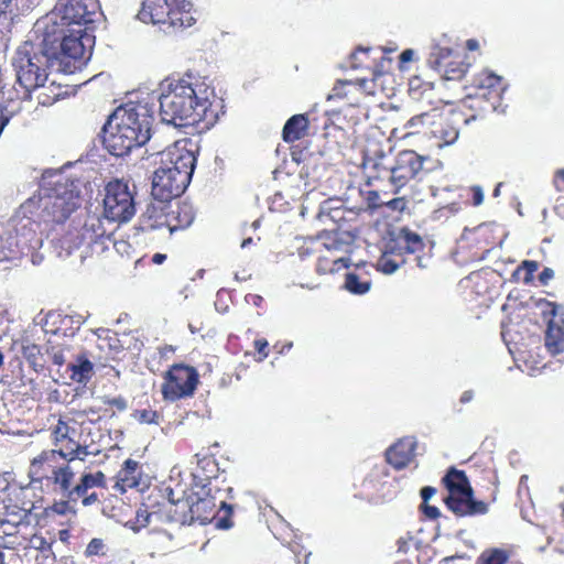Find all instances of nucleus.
Wrapping results in <instances>:
<instances>
[{
    "instance_id": "f257e3e1",
    "label": "nucleus",
    "mask_w": 564,
    "mask_h": 564,
    "mask_svg": "<svg viewBox=\"0 0 564 564\" xmlns=\"http://www.w3.org/2000/svg\"><path fill=\"white\" fill-rule=\"evenodd\" d=\"M210 98L214 90L193 75L170 80L159 99L161 119L177 128L209 130L218 120L217 105Z\"/></svg>"
},
{
    "instance_id": "f03ea898",
    "label": "nucleus",
    "mask_w": 564,
    "mask_h": 564,
    "mask_svg": "<svg viewBox=\"0 0 564 564\" xmlns=\"http://www.w3.org/2000/svg\"><path fill=\"white\" fill-rule=\"evenodd\" d=\"M115 119L116 130L106 139V147L112 155H128L151 139L153 106L148 102H127L116 110Z\"/></svg>"
},
{
    "instance_id": "7ed1b4c3",
    "label": "nucleus",
    "mask_w": 564,
    "mask_h": 564,
    "mask_svg": "<svg viewBox=\"0 0 564 564\" xmlns=\"http://www.w3.org/2000/svg\"><path fill=\"white\" fill-rule=\"evenodd\" d=\"M12 66L17 76V84L22 91H18L14 87L7 91H2L6 101H19V115L24 110V104H30L32 93L37 88L44 87L47 80L48 56L36 47L32 42L24 41L20 44L14 53Z\"/></svg>"
},
{
    "instance_id": "20e7f679",
    "label": "nucleus",
    "mask_w": 564,
    "mask_h": 564,
    "mask_svg": "<svg viewBox=\"0 0 564 564\" xmlns=\"http://www.w3.org/2000/svg\"><path fill=\"white\" fill-rule=\"evenodd\" d=\"M476 119V115L468 119H463L457 112L445 115L434 108L431 111L410 118L404 128L410 130L409 134H421L431 140L433 147L441 149L453 144L458 139V122L464 121L468 123L470 120Z\"/></svg>"
},
{
    "instance_id": "39448f33",
    "label": "nucleus",
    "mask_w": 564,
    "mask_h": 564,
    "mask_svg": "<svg viewBox=\"0 0 564 564\" xmlns=\"http://www.w3.org/2000/svg\"><path fill=\"white\" fill-rule=\"evenodd\" d=\"M442 485L448 491L444 503L456 517H477L488 513L490 502L475 499L474 489L463 469L448 468L443 476Z\"/></svg>"
},
{
    "instance_id": "423d86ee",
    "label": "nucleus",
    "mask_w": 564,
    "mask_h": 564,
    "mask_svg": "<svg viewBox=\"0 0 564 564\" xmlns=\"http://www.w3.org/2000/svg\"><path fill=\"white\" fill-rule=\"evenodd\" d=\"M79 192L73 181H57L39 198L40 217L47 224H63L79 206Z\"/></svg>"
},
{
    "instance_id": "0eeeda50",
    "label": "nucleus",
    "mask_w": 564,
    "mask_h": 564,
    "mask_svg": "<svg viewBox=\"0 0 564 564\" xmlns=\"http://www.w3.org/2000/svg\"><path fill=\"white\" fill-rule=\"evenodd\" d=\"M427 64L448 82L462 80L469 67L467 55L446 35L431 45Z\"/></svg>"
},
{
    "instance_id": "6e6552de",
    "label": "nucleus",
    "mask_w": 564,
    "mask_h": 564,
    "mask_svg": "<svg viewBox=\"0 0 564 564\" xmlns=\"http://www.w3.org/2000/svg\"><path fill=\"white\" fill-rule=\"evenodd\" d=\"M59 452L55 448L43 449L30 462L29 475L33 481L52 486L54 490H67L74 482L75 471L68 463L58 464Z\"/></svg>"
},
{
    "instance_id": "1a4fd4ad",
    "label": "nucleus",
    "mask_w": 564,
    "mask_h": 564,
    "mask_svg": "<svg viewBox=\"0 0 564 564\" xmlns=\"http://www.w3.org/2000/svg\"><path fill=\"white\" fill-rule=\"evenodd\" d=\"M107 478L102 471H87L79 477V481L73 486L69 485L67 490H58L65 500L54 502L51 510L59 516L73 512L72 505L82 502L84 507H90L99 502V495L95 489H106Z\"/></svg>"
},
{
    "instance_id": "9d476101",
    "label": "nucleus",
    "mask_w": 564,
    "mask_h": 564,
    "mask_svg": "<svg viewBox=\"0 0 564 564\" xmlns=\"http://www.w3.org/2000/svg\"><path fill=\"white\" fill-rule=\"evenodd\" d=\"M104 215L108 220L128 223L135 215V192L124 178H112L105 186Z\"/></svg>"
},
{
    "instance_id": "9b49d317",
    "label": "nucleus",
    "mask_w": 564,
    "mask_h": 564,
    "mask_svg": "<svg viewBox=\"0 0 564 564\" xmlns=\"http://www.w3.org/2000/svg\"><path fill=\"white\" fill-rule=\"evenodd\" d=\"M199 383L195 367L184 362L171 365L162 375L161 395L164 401L175 402L191 398Z\"/></svg>"
},
{
    "instance_id": "f8f14e48",
    "label": "nucleus",
    "mask_w": 564,
    "mask_h": 564,
    "mask_svg": "<svg viewBox=\"0 0 564 564\" xmlns=\"http://www.w3.org/2000/svg\"><path fill=\"white\" fill-rule=\"evenodd\" d=\"M424 247V240L417 232L401 228L388 242L387 249L378 259L377 267L384 274H392L405 263V254L421 252Z\"/></svg>"
},
{
    "instance_id": "ddd939ff",
    "label": "nucleus",
    "mask_w": 564,
    "mask_h": 564,
    "mask_svg": "<svg viewBox=\"0 0 564 564\" xmlns=\"http://www.w3.org/2000/svg\"><path fill=\"white\" fill-rule=\"evenodd\" d=\"M46 36L52 35L53 41H59L61 59L83 61L86 53V46L91 43L94 36L91 30L72 28L66 25H47Z\"/></svg>"
},
{
    "instance_id": "4468645a",
    "label": "nucleus",
    "mask_w": 564,
    "mask_h": 564,
    "mask_svg": "<svg viewBox=\"0 0 564 564\" xmlns=\"http://www.w3.org/2000/svg\"><path fill=\"white\" fill-rule=\"evenodd\" d=\"M75 420L59 415L57 422L50 427L51 440L55 449L59 452L61 458L65 462H74L76 458L84 459L88 454L87 445H83L75 438Z\"/></svg>"
},
{
    "instance_id": "2eb2a0df",
    "label": "nucleus",
    "mask_w": 564,
    "mask_h": 564,
    "mask_svg": "<svg viewBox=\"0 0 564 564\" xmlns=\"http://www.w3.org/2000/svg\"><path fill=\"white\" fill-rule=\"evenodd\" d=\"M535 308L540 317L546 324L544 332V346L546 350L555 356L564 352V310L545 299L535 302Z\"/></svg>"
},
{
    "instance_id": "dca6fc26",
    "label": "nucleus",
    "mask_w": 564,
    "mask_h": 564,
    "mask_svg": "<svg viewBox=\"0 0 564 564\" xmlns=\"http://www.w3.org/2000/svg\"><path fill=\"white\" fill-rule=\"evenodd\" d=\"M99 13L98 0H67L53 13V23L86 30H94Z\"/></svg>"
},
{
    "instance_id": "f3484780",
    "label": "nucleus",
    "mask_w": 564,
    "mask_h": 564,
    "mask_svg": "<svg viewBox=\"0 0 564 564\" xmlns=\"http://www.w3.org/2000/svg\"><path fill=\"white\" fill-rule=\"evenodd\" d=\"M166 497L161 502L158 501L160 518L162 524L174 525L182 528L193 523V516H191V497L185 496L182 491L181 495L174 489H165Z\"/></svg>"
},
{
    "instance_id": "a211bd4d",
    "label": "nucleus",
    "mask_w": 564,
    "mask_h": 564,
    "mask_svg": "<svg viewBox=\"0 0 564 564\" xmlns=\"http://www.w3.org/2000/svg\"><path fill=\"white\" fill-rule=\"evenodd\" d=\"M424 158L411 150L401 151L394 164L384 169L383 172L388 176L389 182L393 186V192L404 187L413 180L423 167Z\"/></svg>"
},
{
    "instance_id": "6ab92c4d",
    "label": "nucleus",
    "mask_w": 564,
    "mask_h": 564,
    "mask_svg": "<svg viewBox=\"0 0 564 564\" xmlns=\"http://www.w3.org/2000/svg\"><path fill=\"white\" fill-rule=\"evenodd\" d=\"M191 181L169 167L160 166L152 177V197L154 199L171 200L184 193Z\"/></svg>"
},
{
    "instance_id": "aec40b11",
    "label": "nucleus",
    "mask_w": 564,
    "mask_h": 564,
    "mask_svg": "<svg viewBox=\"0 0 564 564\" xmlns=\"http://www.w3.org/2000/svg\"><path fill=\"white\" fill-rule=\"evenodd\" d=\"M164 155L166 156L165 166L172 171L183 174L188 181L192 180L196 158L192 150L186 149L185 144L175 142L169 148Z\"/></svg>"
},
{
    "instance_id": "412c9836",
    "label": "nucleus",
    "mask_w": 564,
    "mask_h": 564,
    "mask_svg": "<svg viewBox=\"0 0 564 564\" xmlns=\"http://www.w3.org/2000/svg\"><path fill=\"white\" fill-rule=\"evenodd\" d=\"M471 87L476 89L479 98L492 99L499 101L506 90L503 78L492 70H480L473 79Z\"/></svg>"
},
{
    "instance_id": "4be33fe9",
    "label": "nucleus",
    "mask_w": 564,
    "mask_h": 564,
    "mask_svg": "<svg viewBox=\"0 0 564 564\" xmlns=\"http://www.w3.org/2000/svg\"><path fill=\"white\" fill-rule=\"evenodd\" d=\"M416 441L412 436L399 438L384 453L387 464L395 470L406 468L415 456Z\"/></svg>"
},
{
    "instance_id": "5701e85b",
    "label": "nucleus",
    "mask_w": 564,
    "mask_h": 564,
    "mask_svg": "<svg viewBox=\"0 0 564 564\" xmlns=\"http://www.w3.org/2000/svg\"><path fill=\"white\" fill-rule=\"evenodd\" d=\"M167 229L173 232L187 228L194 220L195 212L191 203L185 200H164Z\"/></svg>"
},
{
    "instance_id": "b1692460",
    "label": "nucleus",
    "mask_w": 564,
    "mask_h": 564,
    "mask_svg": "<svg viewBox=\"0 0 564 564\" xmlns=\"http://www.w3.org/2000/svg\"><path fill=\"white\" fill-rule=\"evenodd\" d=\"M160 524L162 523L158 501L153 500V496H150L148 497V502L141 505L137 511V516H134V521L132 522V529L140 531L144 528L152 527V532L163 533L171 540L172 534L166 529H161L159 527Z\"/></svg>"
},
{
    "instance_id": "393cba45",
    "label": "nucleus",
    "mask_w": 564,
    "mask_h": 564,
    "mask_svg": "<svg viewBox=\"0 0 564 564\" xmlns=\"http://www.w3.org/2000/svg\"><path fill=\"white\" fill-rule=\"evenodd\" d=\"M110 239V234L105 227V219L97 215H88L79 229L77 239L74 241L77 246H93Z\"/></svg>"
},
{
    "instance_id": "a878e982",
    "label": "nucleus",
    "mask_w": 564,
    "mask_h": 564,
    "mask_svg": "<svg viewBox=\"0 0 564 564\" xmlns=\"http://www.w3.org/2000/svg\"><path fill=\"white\" fill-rule=\"evenodd\" d=\"M166 6V0H143L139 19L148 23L167 24L174 29V12Z\"/></svg>"
},
{
    "instance_id": "bb28decb",
    "label": "nucleus",
    "mask_w": 564,
    "mask_h": 564,
    "mask_svg": "<svg viewBox=\"0 0 564 564\" xmlns=\"http://www.w3.org/2000/svg\"><path fill=\"white\" fill-rule=\"evenodd\" d=\"M142 481V465L133 458H127L116 475L115 489L126 494L131 489L140 487Z\"/></svg>"
},
{
    "instance_id": "cd10ccee",
    "label": "nucleus",
    "mask_w": 564,
    "mask_h": 564,
    "mask_svg": "<svg viewBox=\"0 0 564 564\" xmlns=\"http://www.w3.org/2000/svg\"><path fill=\"white\" fill-rule=\"evenodd\" d=\"M139 228L141 231H153L167 228L164 200L154 199L139 216Z\"/></svg>"
},
{
    "instance_id": "c85d7f7f",
    "label": "nucleus",
    "mask_w": 564,
    "mask_h": 564,
    "mask_svg": "<svg viewBox=\"0 0 564 564\" xmlns=\"http://www.w3.org/2000/svg\"><path fill=\"white\" fill-rule=\"evenodd\" d=\"M364 265L365 264H357L352 271L347 272L344 288H346L348 293L364 295L370 290V275L367 271L362 270Z\"/></svg>"
},
{
    "instance_id": "c756f323",
    "label": "nucleus",
    "mask_w": 564,
    "mask_h": 564,
    "mask_svg": "<svg viewBox=\"0 0 564 564\" xmlns=\"http://www.w3.org/2000/svg\"><path fill=\"white\" fill-rule=\"evenodd\" d=\"M310 120L306 115H295L284 124L282 138L286 143H294L308 134Z\"/></svg>"
},
{
    "instance_id": "7c9ffc66",
    "label": "nucleus",
    "mask_w": 564,
    "mask_h": 564,
    "mask_svg": "<svg viewBox=\"0 0 564 564\" xmlns=\"http://www.w3.org/2000/svg\"><path fill=\"white\" fill-rule=\"evenodd\" d=\"M166 6L174 13V29H183L195 23L193 4L188 0H166Z\"/></svg>"
},
{
    "instance_id": "2f4dec72",
    "label": "nucleus",
    "mask_w": 564,
    "mask_h": 564,
    "mask_svg": "<svg viewBox=\"0 0 564 564\" xmlns=\"http://www.w3.org/2000/svg\"><path fill=\"white\" fill-rule=\"evenodd\" d=\"M191 497V516H193V523L198 522L206 524L214 519L215 503L210 498H199L196 495Z\"/></svg>"
},
{
    "instance_id": "473e14b6",
    "label": "nucleus",
    "mask_w": 564,
    "mask_h": 564,
    "mask_svg": "<svg viewBox=\"0 0 564 564\" xmlns=\"http://www.w3.org/2000/svg\"><path fill=\"white\" fill-rule=\"evenodd\" d=\"M68 370L74 381L87 383L94 373V364L85 355H79L75 364L68 365Z\"/></svg>"
},
{
    "instance_id": "72a5a7b5",
    "label": "nucleus",
    "mask_w": 564,
    "mask_h": 564,
    "mask_svg": "<svg viewBox=\"0 0 564 564\" xmlns=\"http://www.w3.org/2000/svg\"><path fill=\"white\" fill-rule=\"evenodd\" d=\"M349 265V258L339 256H321L316 263L318 274H334Z\"/></svg>"
},
{
    "instance_id": "f704fd0d",
    "label": "nucleus",
    "mask_w": 564,
    "mask_h": 564,
    "mask_svg": "<svg viewBox=\"0 0 564 564\" xmlns=\"http://www.w3.org/2000/svg\"><path fill=\"white\" fill-rule=\"evenodd\" d=\"M194 457L196 458L199 477L205 480H210L213 477H217L218 467L213 454L197 452Z\"/></svg>"
},
{
    "instance_id": "c9c22d12",
    "label": "nucleus",
    "mask_w": 564,
    "mask_h": 564,
    "mask_svg": "<svg viewBox=\"0 0 564 564\" xmlns=\"http://www.w3.org/2000/svg\"><path fill=\"white\" fill-rule=\"evenodd\" d=\"M510 557L511 553L508 550L489 547L480 553L476 560V564H507Z\"/></svg>"
},
{
    "instance_id": "e433bc0d",
    "label": "nucleus",
    "mask_w": 564,
    "mask_h": 564,
    "mask_svg": "<svg viewBox=\"0 0 564 564\" xmlns=\"http://www.w3.org/2000/svg\"><path fill=\"white\" fill-rule=\"evenodd\" d=\"M358 86L360 89L368 91V94L372 93L373 87V80H366L360 79L356 83L352 82H337L335 87L333 88L332 95L329 96V99H344L347 97V91L345 90L346 87H354Z\"/></svg>"
},
{
    "instance_id": "4c0bfd02",
    "label": "nucleus",
    "mask_w": 564,
    "mask_h": 564,
    "mask_svg": "<svg viewBox=\"0 0 564 564\" xmlns=\"http://www.w3.org/2000/svg\"><path fill=\"white\" fill-rule=\"evenodd\" d=\"M536 270H539V262L536 260H523L516 269L513 279L529 285L534 281Z\"/></svg>"
},
{
    "instance_id": "58836bf2",
    "label": "nucleus",
    "mask_w": 564,
    "mask_h": 564,
    "mask_svg": "<svg viewBox=\"0 0 564 564\" xmlns=\"http://www.w3.org/2000/svg\"><path fill=\"white\" fill-rule=\"evenodd\" d=\"M18 117H20L19 101L10 102L2 98L0 101V135L9 122Z\"/></svg>"
},
{
    "instance_id": "ea45409f",
    "label": "nucleus",
    "mask_w": 564,
    "mask_h": 564,
    "mask_svg": "<svg viewBox=\"0 0 564 564\" xmlns=\"http://www.w3.org/2000/svg\"><path fill=\"white\" fill-rule=\"evenodd\" d=\"M351 214L350 210H347V208L343 205L332 207L329 206V203H325L323 205L321 210V218L328 217L330 220H333L335 224H337V228L343 227V221H345V214Z\"/></svg>"
},
{
    "instance_id": "a19ab883",
    "label": "nucleus",
    "mask_w": 564,
    "mask_h": 564,
    "mask_svg": "<svg viewBox=\"0 0 564 564\" xmlns=\"http://www.w3.org/2000/svg\"><path fill=\"white\" fill-rule=\"evenodd\" d=\"M132 416L135 421H138L141 424H160L163 415L161 412L152 409V408H145V409H137L132 413Z\"/></svg>"
},
{
    "instance_id": "79ce46f5",
    "label": "nucleus",
    "mask_w": 564,
    "mask_h": 564,
    "mask_svg": "<svg viewBox=\"0 0 564 564\" xmlns=\"http://www.w3.org/2000/svg\"><path fill=\"white\" fill-rule=\"evenodd\" d=\"M23 358L30 364L31 367L36 368L41 365L42 354L39 345L33 343H25L21 349Z\"/></svg>"
},
{
    "instance_id": "37998d69",
    "label": "nucleus",
    "mask_w": 564,
    "mask_h": 564,
    "mask_svg": "<svg viewBox=\"0 0 564 564\" xmlns=\"http://www.w3.org/2000/svg\"><path fill=\"white\" fill-rule=\"evenodd\" d=\"M19 9V0H0V25L10 23Z\"/></svg>"
},
{
    "instance_id": "c03bdc74",
    "label": "nucleus",
    "mask_w": 564,
    "mask_h": 564,
    "mask_svg": "<svg viewBox=\"0 0 564 564\" xmlns=\"http://www.w3.org/2000/svg\"><path fill=\"white\" fill-rule=\"evenodd\" d=\"M360 195L366 205L365 209L370 213L383 206V200L380 199L379 193L376 189L360 191Z\"/></svg>"
},
{
    "instance_id": "a18cd8bd",
    "label": "nucleus",
    "mask_w": 564,
    "mask_h": 564,
    "mask_svg": "<svg viewBox=\"0 0 564 564\" xmlns=\"http://www.w3.org/2000/svg\"><path fill=\"white\" fill-rule=\"evenodd\" d=\"M84 554L86 557L106 555V544L104 540L99 538L93 539L86 546Z\"/></svg>"
},
{
    "instance_id": "49530a36",
    "label": "nucleus",
    "mask_w": 564,
    "mask_h": 564,
    "mask_svg": "<svg viewBox=\"0 0 564 564\" xmlns=\"http://www.w3.org/2000/svg\"><path fill=\"white\" fill-rule=\"evenodd\" d=\"M467 196H470V204L479 206L484 203L485 194L480 185H471L466 188Z\"/></svg>"
},
{
    "instance_id": "de8ad7c7",
    "label": "nucleus",
    "mask_w": 564,
    "mask_h": 564,
    "mask_svg": "<svg viewBox=\"0 0 564 564\" xmlns=\"http://www.w3.org/2000/svg\"><path fill=\"white\" fill-rule=\"evenodd\" d=\"M10 538L12 536L0 528V564H7L2 549L14 550V541Z\"/></svg>"
},
{
    "instance_id": "09e8293b",
    "label": "nucleus",
    "mask_w": 564,
    "mask_h": 564,
    "mask_svg": "<svg viewBox=\"0 0 564 564\" xmlns=\"http://www.w3.org/2000/svg\"><path fill=\"white\" fill-rule=\"evenodd\" d=\"M254 350L258 354L257 361H263L269 356V343L265 338H258L253 343Z\"/></svg>"
},
{
    "instance_id": "8fccbe9b",
    "label": "nucleus",
    "mask_w": 564,
    "mask_h": 564,
    "mask_svg": "<svg viewBox=\"0 0 564 564\" xmlns=\"http://www.w3.org/2000/svg\"><path fill=\"white\" fill-rule=\"evenodd\" d=\"M104 402L105 404L113 406L119 411H124L128 408V401L122 395L115 398H106Z\"/></svg>"
},
{
    "instance_id": "3c124183",
    "label": "nucleus",
    "mask_w": 564,
    "mask_h": 564,
    "mask_svg": "<svg viewBox=\"0 0 564 564\" xmlns=\"http://www.w3.org/2000/svg\"><path fill=\"white\" fill-rule=\"evenodd\" d=\"M0 528L7 533L10 534L14 541V547L20 544L19 538H18V525L11 524L9 521H1Z\"/></svg>"
},
{
    "instance_id": "603ef678",
    "label": "nucleus",
    "mask_w": 564,
    "mask_h": 564,
    "mask_svg": "<svg viewBox=\"0 0 564 564\" xmlns=\"http://www.w3.org/2000/svg\"><path fill=\"white\" fill-rule=\"evenodd\" d=\"M368 52H369V48H364V47L356 48L350 54V65H352V67H364V62L361 61L359 55H361V54L366 55V54H368Z\"/></svg>"
},
{
    "instance_id": "864d4df0",
    "label": "nucleus",
    "mask_w": 564,
    "mask_h": 564,
    "mask_svg": "<svg viewBox=\"0 0 564 564\" xmlns=\"http://www.w3.org/2000/svg\"><path fill=\"white\" fill-rule=\"evenodd\" d=\"M421 510H422L423 514L430 520H436L441 516L438 508H436L434 506H430V505H427V502L421 505Z\"/></svg>"
},
{
    "instance_id": "5fc2aeb1",
    "label": "nucleus",
    "mask_w": 564,
    "mask_h": 564,
    "mask_svg": "<svg viewBox=\"0 0 564 564\" xmlns=\"http://www.w3.org/2000/svg\"><path fill=\"white\" fill-rule=\"evenodd\" d=\"M553 185L557 192H564V169L555 171L553 176Z\"/></svg>"
},
{
    "instance_id": "6e6d98bb",
    "label": "nucleus",
    "mask_w": 564,
    "mask_h": 564,
    "mask_svg": "<svg viewBox=\"0 0 564 564\" xmlns=\"http://www.w3.org/2000/svg\"><path fill=\"white\" fill-rule=\"evenodd\" d=\"M554 279V271L550 267H544L541 273L538 275L542 285H547V282Z\"/></svg>"
},
{
    "instance_id": "4d7b16f0",
    "label": "nucleus",
    "mask_w": 564,
    "mask_h": 564,
    "mask_svg": "<svg viewBox=\"0 0 564 564\" xmlns=\"http://www.w3.org/2000/svg\"><path fill=\"white\" fill-rule=\"evenodd\" d=\"M383 206H387L392 210H402L404 207V199L401 197H395L387 202H383Z\"/></svg>"
},
{
    "instance_id": "13d9d810",
    "label": "nucleus",
    "mask_w": 564,
    "mask_h": 564,
    "mask_svg": "<svg viewBox=\"0 0 564 564\" xmlns=\"http://www.w3.org/2000/svg\"><path fill=\"white\" fill-rule=\"evenodd\" d=\"M39 104L42 106H51L58 99V95L51 96L45 91L41 93L37 97Z\"/></svg>"
},
{
    "instance_id": "bf43d9fd",
    "label": "nucleus",
    "mask_w": 564,
    "mask_h": 564,
    "mask_svg": "<svg viewBox=\"0 0 564 564\" xmlns=\"http://www.w3.org/2000/svg\"><path fill=\"white\" fill-rule=\"evenodd\" d=\"M324 245L329 251H335L340 249L343 242L336 236H333L328 237V241H326Z\"/></svg>"
},
{
    "instance_id": "052dcab7",
    "label": "nucleus",
    "mask_w": 564,
    "mask_h": 564,
    "mask_svg": "<svg viewBox=\"0 0 564 564\" xmlns=\"http://www.w3.org/2000/svg\"><path fill=\"white\" fill-rule=\"evenodd\" d=\"M436 490L433 487H424L421 489L422 503H426L434 495Z\"/></svg>"
},
{
    "instance_id": "680f3d73",
    "label": "nucleus",
    "mask_w": 564,
    "mask_h": 564,
    "mask_svg": "<svg viewBox=\"0 0 564 564\" xmlns=\"http://www.w3.org/2000/svg\"><path fill=\"white\" fill-rule=\"evenodd\" d=\"M412 58L413 51L411 48L403 50L399 55V62L401 65H403V63H410Z\"/></svg>"
},
{
    "instance_id": "e2e57ef3",
    "label": "nucleus",
    "mask_w": 564,
    "mask_h": 564,
    "mask_svg": "<svg viewBox=\"0 0 564 564\" xmlns=\"http://www.w3.org/2000/svg\"><path fill=\"white\" fill-rule=\"evenodd\" d=\"M473 398H474V391L466 390L462 393L459 401H460V403L465 404V403L471 401Z\"/></svg>"
},
{
    "instance_id": "0e129e2a",
    "label": "nucleus",
    "mask_w": 564,
    "mask_h": 564,
    "mask_svg": "<svg viewBox=\"0 0 564 564\" xmlns=\"http://www.w3.org/2000/svg\"><path fill=\"white\" fill-rule=\"evenodd\" d=\"M165 259H166V254L165 253L155 252L152 256V263H156L158 265H160V263H162Z\"/></svg>"
},
{
    "instance_id": "69168bd1",
    "label": "nucleus",
    "mask_w": 564,
    "mask_h": 564,
    "mask_svg": "<svg viewBox=\"0 0 564 564\" xmlns=\"http://www.w3.org/2000/svg\"><path fill=\"white\" fill-rule=\"evenodd\" d=\"M8 487H9V484L6 479V477L0 474V498H1L2 494L8 489Z\"/></svg>"
},
{
    "instance_id": "338daca9",
    "label": "nucleus",
    "mask_w": 564,
    "mask_h": 564,
    "mask_svg": "<svg viewBox=\"0 0 564 564\" xmlns=\"http://www.w3.org/2000/svg\"><path fill=\"white\" fill-rule=\"evenodd\" d=\"M466 46L468 50L474 51L478 48V41L476 39H469L466 42Z\"/></svg>"
},
{
    "instance_id": "774afa93",
    "label": "nucleus",
    "mask_w": 564,
    "mask_h": 564,
    "mask_svg": "<svg viewBox=\"0 0 564 564\" xmlns=\"http://www.w3.org/2000/svg\"><path fill=\"white\" fill-rule=\"evenodd\" d=\"M249 297L252 300L253 304L257 306H260V304L263 302V299L259 295H249Z\"/></svg>"
}]
</instances>
